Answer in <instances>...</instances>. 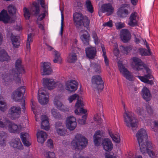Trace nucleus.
<instances>
[{
  "label": "nucleus",
  "mask_w": 158,
  "mask_h": 158,
  "mask_svg": "<svg viewBox=\"0 0 158 158\" xmlns=\"http://www.w3.org/2000/svg\"><path fill=\"white\" fill-rule=\"evenodd\" d=\"M131 60H132V65L134 69L139 71L144 69L147 73V75L143 77L138 76L139 79L143 82L151 85L153 84V81L152 80H149L148 79H151L152 77L150 69L145 66L143 63L140 59L137 57H133L132 58Z\"/></svg>",
  "instance_id": "obj_1"
},
{
  "label": "nucleus",
  "mask_w": 158,
  "mask_h": 158,
  "mask_svg": "<svg viewBox=\"0 0 158 158\" xmlns=\"http://www.w3.org/2000/svg\"><path fill=\"white\" fill-rule=\"evenodd\" d=\"M88 144V140L85 136L80 134L76 135L71 142V148L77 150L86 147Z\"/></svg>",
  "instance_id": "obj_2"
},
{
  "label": "nucleus",
  "mask_w": 158,
  "mask_h": 158,
  "mask_svg": "<svg viewBox=\"0 0 158 158\" xmlns=\"http://www.w3.org/2000/svg\"><path fill=\"white\" fill-rule=\"evenodd\" d=\"M18 74L14 69L10 71L9 73H5L2 75L3 82L5 85L10 84L13 81H15L16 83H21V79L18 77Z\"/></svg>",
  "instance_id": "obj_3"
},
{
  "label": "nucleus",
  "mask_w": 158,
  "mask_h": 158,
  "mask_svg": "<svg viewBox=\"0 0 158 158\" xmlns=\"http://www.w3.org/2000/svg\"><path fill=\"white\" fill-rule=\"evenodd\" d=\"M73 20L76 27L79 28L84 26L88 28L89 27L90 21L87 17L84 16L80 13L76 12L73 15Z\"/></svg>",
  "instance_id": "obj_4"
},
{
  "label": "nucleus",
  "mask_w": 158,
  "mask_h": 158,
  "mask_svg": "<svg viewBox=\"0 0 158 158\" xmlns=\"http://www.w3.org/2000/svg\"><path fill=\"white\" fill-rule=\"evenodd\" d=\"M124 110L123 116L125 124L128 127H137V121L134 117V114L131 112L126 111L125 107Z\"/></svg>",
  "instance_id": "obj_5"
},
{
  "label": "nucleus",
  "mask_w": 158,
  "mask_h": 158,
  "mask_svg": "<svg viewBox=\"0 0 158 158\" xmlns=\"http://www.w3.org/2000/svg\"><path fill=\"white\" fill-rule=\"evenodd\" d=\"M136 137L140 147V149H143V147L147 145L150 141L147 140L148 136L146 130L141 128L136 133Z\"/></svg>",
  "instance_id": "obj_6"
},
{
  "label": "nucleus",
  "mask_w": 158,
  "mask_h": 158,
  "mask_svg": "<svg viewBox=\"0 0 158 158\" xmlns=\"http://www.w3.org/2000/svg\"><path fill=\"white\" fill-rule=\"evenodd\" d=\"M140 150L143 154L147 153L151 158H158V152L154 150V147L150 142H148L147 145L143 147V149H140Z\"/></svg>",
  "instance_id": "obj_7"
},
{
  "label": "nucleus",
  "mask_w": 158,
  "mask_h": 158,
  "mask_svg": "<svg viewBox=\"0 0 158 158\" xmlns=\"http://www.w3.org/2000/svg\"><path fill=\"white\" fill-rule=\"evenodd\" d=\"M92 87L94 90H102L103 89V82L100 75H96L92 77Z\"/></svg>",
  "instance_id": "obj_8"
},
{
  "label": "nucleus",
  "mask_w": 158,
  "mask_h": 158,
  "mask_svg": "<svg viewBox=\"0 0 158 158\" xmlns=\"http://www.w3.org/2000/svg\"><path fill=\"white\" fill-rule=\"evenodd\" d=\"M118 65L120 73L124 77L129 81L134 80V77L131 73L125 67L122 61L119 60L118 61Z\"/></svg>",
  "instance_id": "obj_9"
},
{
  "label": "nucleus",
  "mask_w": 158,
  "mask_h": 158,
  "mask_svg": "<svg viewBox=\"0 0 158 158\" xmlns=\"http://www.w3.org/2000/svg\"><path fill=\"white\" fill-rule=\"evenodd\" d=\"M10 133H19L23 127L20 124L17 125L9 120H7L6 128Z\"/></svg>",
  "instance_id": "obj_10"
},
{
  "label": "nucleus",
  "mask_w": 158,
  "mask_h": 158,
  "mask_svg": "<svg viewBox=\"0 0 158 158\" xmlns=\"http://www.w3.org/2000/svg\"><path fill=\"white\" fill-rule=\"evenodd\" d=\"M21 114V108L19 106H11L8 112L9 116L12 120L18 118Z\"/></svg>",
  "instance_id": "obj_11"
},
{
  "label": "nucleus",
  "mask_w": 158,
  "mask_h": 158,
  "mask_svg": "<svg viewBox=\"0 0 158 158\" xmlns=\"http://www.w3.org/2000/svg\"><path fill=\"white\" fill-rule=\"evenodd\" d=\"M25 91L24 87H20L16 89L12 94L11 98L16 102H20L23 97Z\"/></svg>",
  "instance_id": "obj_12"
},
{
  "label": "nucleus",
  "mask_w": 158,
  "mask_h": 158,
  "mask_svg": "<svg viewBox=\"0 0 158 158\" xmlns=\"http://www.w3.org/2000/svg\"><path fill=\"white\" fill-rule=\"evenodd\" d=\"M38 101L42 105L47 104L49 101V94L46 90L41 89L38 91Z\"/></svg>",
  "instance_id": "obj_13"
},
{
  "label": "nucleus",
  "mask_w": 158,
  "mask_h": 158,
  "mask_svg": "<svg viewBox=\"0 0 158 158\" xmlns=\"http://www.w3.org/2000/svg\"><path fill=\"white\" fill-rule=\"evenodd\" d=\"M43 84L49 90H51L56 87V82L51 78H48L43 79Z\"/></svg>",
  "instance_id": "obj_14"
},
{
  "label": "nucleus",
  "mask_w": 158,
  "mask_h": 158,
  "mask_svg": "<svg viewBox=\"0 0 158 158\" xmlns=\"http://www.w3.org/2000/svg\"><path fill=\"white\" fill-rule=\"evenodd\" d=\"M65 88L69 92H74L77 89V83L74 80L68 81L65 83Z\"/></svg>",
  "instance_id": "obj_15"
},
{
  "label": "nucleus",
  "mask_w": 158,
  "mask_h": 158,
  "mask_svg": "<svg viewBox=\"0 0 158 158\" xmlns=\"http://www.w3.org/2000/svg\"><path fill=\"white\" fill-rule=\"evenodd\" d=\"M128 24L131 27H134L137 24L139 20V16L136 12L132 13L129 17Z\"/></svg>",
  "instance_id": "obj_16"
},
{
  "label": "nucleus",
  "mask_w": 158,
  "mask_h": 158,
  "mask_svg": "<svg viewBox=\"0 0 158 158\" xmlns=\"http://www.w3.org/2000/svg\"><path fill=\"white\" fill-rule=\"evenodd\" d=\"M80 34L81 35L80 38L84 44L85 45L89 44V35L88 31L86 30H82L80 31Z\"/></svg>",
  "instance_id": "obj_17"
},
{
  "label": "nucleus",
  "mask_w": 158,
  "mask_h": 158,
  "mask_svg": "<svg viewBox=\"0 0 158 158\" xmlns=\"http://www.w3.org/2000/svg\"><path fill=\"white\" fill-rule=\"evenodd\" d=\"M120 35L121 40L124 43L129 40L131 37V35L129 31L125 29L121 30Z\"/></svg>",
  "instance_id": "obj_18"
},
{
  "label": "nucleus",
  "mask_w": 158,
  "mask_h": 158,
  "mask_svg": "<svg viewBox=\"0 0 158 158\" xmlns=\"http://www.w3.org/2000/svg\"><path fill=\"white\" fill-rule=\"evenodd\" d=\"M40 2L41 7L43 8V13L41 14L38 17V19L41 20L46 15H48V6L45 5L44 0H38Z\"/></svg>",
  "instance_id": "obj_19"
},
{
  "label": "nucleus",
  "mask_w": 158,
  "mask_h": 158,
  "mask_svg": "<svg viewBox=\"0 0 158 158\" xmlns=\"http://www.w3.org/2000/svg\"><path fill=\"white\" fill-rule=\"evenodd\" d=\"M103 149L106 151L111 150L113 148V145L111 141L108 138L105 139L102 142Z\"/></svg>",
  "instance_id": "obj_20"
},
{
  "label": "nucleus",
  "mask_w": 158,
  "mask_h": 158,
  "mask_svg": "<svg viewBox=\"0 0 158 158\" xmlns=\"http://www.w3.org/2000/svg\"><path fill=\"white\" fill-rule=\"evenodd\" d=\"M60 98V96H56L54 100V103L55 106L59 110L65 111L68 110V108H65L59 100Z\"/></svg>",
  "instance_id": "obj_21"
},
{
  "label": "nucleus",
  "mask_w": 158,
  "mask_h": 158,
  "mask_svg": "<svg viewBox=\"0 0 158 158\" xmlns=\"http://www.w3.org/2000/svg\"><path fill=\"white\" fill-rule=\"evenodd\" d=\"M50 66L51 64L49 62H45L43 64L41 72L42 75H49L51 74L52 71Z\"/></svg>",
  "instance_id": "obj_22"
},
{
  "label": "nucleus",
  "mask_w": 158,
  "mask_h": 158,
  "mask_svg": "<svg viewBox=\"0 0 158 158\" xmlns=\"http://www.w3.org/2000/svg\"><path fill=\"white\" fill-rule=\"evenodd\" d=\"M10 146L13 148L20 150L23 149V146L20 139L19 138H15L12 139L10 143Z\"/></svg>",
  "instance_id": "obj_23"
},
{
  "label": "nucleus",
  "mask_w": 158,
  "mask_h": 158,
  "mask_svg": "<svg viewBox=\"0 0 158 158\" xmlns=\"http://www.w3.org/2000/svg\"><path fill=\"white\" fill-rule=\"evenodd\" d=\"M36 135L38 142L41 143L44 142L47 137V133L42 131H38Z\"/></svg>",
  "instance_id": "obj_24"
},
{
  "label": "nucleus",
  "mask_w": 158,
  "mask_h": 158,
  "mask_svg": "<svg viewBox=\"0 0 158 158\" xmlns=\"http://www.w3.org/2000/svg\"><path fill=\"white\" fill-rule=\"evenodd\" d=\"M85 51L86 56L89 59L94 58L96 55V50L94 47H88L85 49Z\"/></svg>",
  "instance_id": "obj_25"
},
{
  "label": "nucleus",
  "mask_w": 158,
  "mask_h": 158,
  "mask_svg": "<svg viewBox=\"0 0 158 158\" xmlns=\"http://www.w3.org/2000/svg\"><path fill=\"white\" fill-rule=\"evenodd\" d=\"M41 128L46 131L49 129L50 126L47 117L45 115H43L41 117Z\"/></svg>",
  "instance_id": "obj_26"
},
{
  "label": "nucleus",
  "mask_w": 158,
  "mask_h": 158,
  "mask_svg": "<svg viewBox=\"0 0 158 158\" xmlns=\"http://www.w3.org/2000/svg\"><path fill=\"white\" fill-rule=\"evenodd\" d=\"M0 21H2L5 23H13L10 20V17L8 15L7 11L3 10L0 13Z\"/></svg>",
  "instance_id": "obj_27"
},
{
  "label": "nucleus",
  "mask_w": 158,
  "mask_h": 158,
  "mask_svg": "<svg viewBox=\"0 0 158 158\" xmlns=\"http://www.w3.org/2000/svg\"><path fill=\"white\" fill-rule=\"evenodd\" d=\"M143 41H144V44L146 45L148 50H147L145 49L141 48L139 49V52L142 56H150L151 55V52L149 47L146 40H143Z\"/></svg>",
  "instance_id": "obj_28"
},
{
  "label": "nucleus",
  "mask_w": 158,
  "mask_h": 158,
  "mask_svg": "<svg viewBox=\"0 0 158 158\" xmlns=\"http://www.w3.org/2000/svg\"><path fill=\"white\" fill-rule=\"evenodd\" d=\"M102 8L103 10L107 12L108 15L112 14L114 11V8L110 3L103 4L102 6Z\"/></svg>",
  "instance_id": "obj_29"
},
{
  "label": "nucleus",
  "mask_w": 158,
  "mask_h": 158,
  "mask_svg": "<svg viewBox=\"0 0 158 158\" xmlns=\"http://www.w3.org/2000/svg\"><path fill=\"white\" fill-rule=\"evenodd\" d=\"M102 131H96L94 136V141L95 145L98 146L100 143L101 138L102 135Z\"/></svg>",
  "instance_id": "obj_30"
},
{
  "label": "nucleus",
  "mask_w": 158,
  "mask_h": 158,
  "mask_svg": "<svg viewBox=\"0 0 158 158\" xmlns=\"http://www.w3.org/2000/svg\"><path fill=\"white\" fill-rule=\"evenodd\" d=\"M10 57L7 54L5 50L2 49L0 50V61L3 62L4 61H9L10 60Z\"/></svg>",
  "instance_id": "obj_31"
},
{
  "label": "nucleus",
  "mask_w": 158,
  "mask_h": 158,
  "mask_svg": "<svg viewBox=\"0 0 158 158\" xmlns=\"http://www.w3.org/2000/svg\"><path fill=\"white\" fill-rule=\"evenodd\" d=\"M7 138V134L3 131H0V145L2 146L6 145Z\"/></svg>",
  "instance_id": "obj_32"
},
{
  "label": "nucleus",
  "mask_w": 158,
  "mask_h": 158,
  "mask_svg": "<svg viewBox=\"0 0 158 158\" xmlns=\"http://www.w3.org/2000/svg\"><path fill=\"white\" fill-rule=\"evenodd\" d=\"M15 67L16 69L19 73H25L24 69L21 64V60L20 59L16 60Z\"/></svg>",
  "instance_id": "obj_33"
},
{
  "label": "nucleus",
  "mask_w": 158,
  "mask_h": 158,
  "mask_svg": "<svg viewBox=\"0 0 158 158\" xmlns=\"http://www.w3.org/2000/svg\"><path fill=\"white\" fill-rule=\"evenodd\" d=\"M117 14L120 17L125 18L128 15L129 12L128 10L125 8L121 7L118 9Z\"/></svg>",
  "instance_id": "obj_34"
},
{
  "label": "nucleus",
  "mask_w": 158,
  "mask_h": 158,
  "mask_svg": "<svg viewBox=\"0 0 158 158\" xmlns=\"http://www.w3.org/2000/svg\"><path fill=\"white\" fill-rule=\"evenodd\" d=\"M143 98L146 101H148L151 99V95L149 90L146 87L143 88L142 90Z\"/></svg>",
  "instance_id": "obj_35"
},
{
  "label": "nucleus",
  "mask_w": 158,
  "mask_h": 158,
  "mask_svg": "<svg viewBox=\"0 0 158 158\" xmlns=\"http://www.w3.org/2000/svg\"><path fill=\"white\" fill-rule=\"evenodd\" d=\"M109 134L112 140L117 143H119L120 141V137L119 134L117 133H114L112 131H109Z\"/></svg>",
  "instance_id": "obj_36"
},
{
  "label": "nucleus",
  "mask_w": 158,
  "mask_h": 158,
  "mask_svg": "<svg viewBox=\"0 0 158 158\" xmlns=\"http://www.w3.org/2000/svg\"><path fill=\"white\" fill-rule=\"evenodd\" d=\"M11 40L13 46L16 48L19 47L20 45V40L19 36L14 35L12 36Z\"/></svg>",
  "instance_id": "obj_37"
},
{
  "label": "nucleus",
  "mask_w": 158,
  "mask_h": 158,
  "mask_svg": "<svg viewBox=\"0 0 158 158\" xmlns=\"http://www.w3.org/2000/svg\"><path fill=\"white\" fill-rule=\"evenodd\" d=\"M40 11L39 4L36 2L33 3V6L31 10L32 14L35 15H38Z\"/></svg>",
  "instance_id": "obj_38"
},
{
  "label": "nucleus",
  "mask_w": 158,
  "mask_h": 158,
  "mask_svg": "<svg viewBox=\"0 0 158 158\" xmlns=\"http://www.w3.org/2000/svg\"><path fill=\"white\" fill-rule=\"evenodd\" d=\"M33 41L32 34L31 33L28 35L26 45V51L27 53H29L31 50L30 44Z\"/></svg>",
  "instance_id": "obj_39"
},
{
  "label": "nucleus",
  "mask_w": 158,
  "mask_h": 158,
  "mask_svg": "<svg viewBox=\"0 0 158 158\" xmlns=\"http://www.w3.org/2000/svg\"><path fill=\"white\" fill-rule=\"evenodd\" d=\"M53 55H54L53 62L55 63H60L62 60L60 53L57 51H55L53 52Z\"/></svg>",
  "instance_id": "obj_40"
},
{
  "label": "nucleus",
  "mask_w": 158,
  "mask_h": 158,
  "mask_svg": "<svg viewBox=\"0 0 158 158\" xmlns=\"http://www.w3.org/2000/svg\"><path fill=\"white\" fill-rule=\"evenodd\" d=\"M85 7L89 12L92 13L94 11V9L91 1L90 0H86L85 2Z\"/></svg>",
  "instance_id": "obj_41"
},
{
  "label": "nucleus",
  "mask_w": 158,
  "mask_h": 158,
  "mask_svg": "<svg viewBox=\"0 0 158 158\" xmlns=\"http://www.w3.org/2000/svg\"><path fill=\"white\" fill-rule=\"evenodd\" d=\"M120 49L123 53L127 55L131 50L132 47L130 46H121Z\"/></svg>",
  "instance_id": "obj_42"
},
{
  "label": "nucleus",
  "mask_w": 158,
  "mask_h": 158,
  "mask_svg": "<svg viewBox=\"0 0 158 158\" xmlns=\"http://www.w3.org/2000/svg\"><path fill=\"white\" fill-rule=\"evenodd\" d=\"M8 106L5 102L3 98L0 97V110L2 111H4L7 108Z\"/></svg>",
  "instance_id": "obj_43"
},
{
  "label": "nucleus",
  "mask_w": 158,
  "mask_h": 158,
  "mask_svg": "<svg viewBox=\"0 0 158 158\" xmlns=\"http://www.w3.org/2000/svg\"><path fill=\"white\" fill-rule=\"evenodd\" d=\"M77 56L75 53H70L67 58V61L69 63H74L77 60Z\"/></svg>",
  "instance_id": "obj_44"
},
{
  "label": "nucleus",
  "mask_w": 158,
  "mask_h": 158,
  "mask_svg": "<svg viewBox=\"0 0 158 158\" xmlns=\"http://www.w3.org/2000/svg\"><path fill=\"white\" fill-rule=\"evenodd\" d=\"M101 48L103 52V56L104 58V61L105 65L106 66H108L109 65V60L106 56L105 48L103 45L101 46Z\"/></svg>",
  "instance_id": "obj_45"
},
{
  "label": "nucleus",
  "mask_w": 158,
  "mask_h": 158,
  "mask_svg": "<svg viewBox=\"0 0 158 158\" xmlns=\"http://www.w3.org/2000/svg\"><path fill=\"white\" fill-rule=\"evenodd\" d=\"M66 127L70 131L73 130L77 126V123H65Z\"/></svg>",
  "instance_id": "obj_46"
},
{
  "label": "nucleus",
  "mask_w": 158,
  "mask_h": 158,
  "mask_svg": "<svg viewBox=\"0 0 158 158\" xmlns=\"http://www.w3.org/2000/svg\"><path fill=\"white\" fill-rule=\"evenodd\" d=\"M56 133L61 136H64L66 134L67 131L64 128H57L56 130Z\"/></svg>",
  "instance_id": "obj_47"
},
{
  "label": "nucleus",
  "mask_w": 158,
  "mask_h": 158,
  "mask_svg": "<svg viewBox=\"0 0 158 158\" xmlns=\"http://www.w3.org/2000/svg\"><path fill=\"white\" fill-rule=\"evenodd\" d=\"M44 155L46 158H54L55 155L54 152L46 151L44 152Z\"/></svg>",
  "instance_id": "obj_48"
},
{
  "label": "nucleus",
  "mask_w": 158,
  "mask_h": 158,
  "mask_svg": "<svg viewBox=\"0 0 158 158\" xmlns=\"http://www.w3.org/2000/svg\"><path fill=\"white\" fill-rule=\"evenodd\" d=\"M7 10L10 14L13 15L15 14L16 12V8L14 6L10 5L8 7Z\"/></svg>",
  "instance_id": "obj_49"
},
{
  "label": "nucleus",
  "mask_w": 158,
  "mask_h": 158,
  "mask_svg": "<svg viewBox=\"0 0 158 158\" xmlns=\"http://www.w3.org/2000/svg\"><path fill=\"white\" fill-rule=\"evenodd\" d=\"M104 156L105 158H117L116 155L112 152L105 153Z\"/></svg>",
  "instance_id": "obj_50"
},
{
  "label": "nucleus",
  "mask_w": 158,
  "mask_h": 158,
  "mask_svg": "<svg viewBox=\"0 0 158 158\" xmlns=\"http://www.w3.org/2000/svg\"><path fill=\"white\" fill-rule=\"evenodd\" d=\"M68 122L70 123H77L75 118L73 116L68 117L66 118L65 123H68Z\"/></svg>",
  "instance_id": "obj_51"
},
{
  "label": "nucleus",
  "mask_w": 158,
  "mask_h": 158,
  "mask_svg": "<svg viewBox=\"0 0 158 158\" xmlns=\"http://www.w3.org/2000/svg\"><path fill=\"white\" fill-rule=\"evenodd\" d=\"M24 15L26 19H28L30 16V13L29 10L26 7L23 8Z\"/></svg>",
  "instance_id": "obj_52"
},
{
  "label": "nucleus",
  "mask_w": 158,
  "mask_h": 158,
  "mask_svg": "<svg viewBox=\"0 0 158 158\" xmlns=\"http://www.w3.org/2000/svg\"><path fill=\"white\" fill-rule=\"evenodd\" d=\"M93 66L95 72L96 73H99L101 72V67L100 65L98 64H92Z\"/></svg>",
  "instance_id": "obj_53"
},
{
  "label": "nucleus",
  "mask_w": 158,
  "mask_h": 158,
  "mask_svg": "<svg viewBox=\"0 0 158 158\" xmlns=\"http://www.w3.org/2000/svg\"><path fill=\"white\" fill-rule=\"evenodd\" d=\"M20 137L22 140L24 141V140L29 139V135L27 133L23 132L21 133Z\"/></svg>",
  "instance_id": "obj_54"
},
{
  "label": "nucleus",
  "mask_w": 158,
  "mask_h": 158,
  "mask_svg": "<svg viewBox=\"0 0 158 158\" xmlns=\"http://www.w3.org/2000/svg\"><path fill=\"white\" fill-rule=\"evenodd\" d=\"M146 109V112L148 114L151 115L153 114V109L151 106L149 105H147Z\"/></svg>",
  "instance_id": "obj_55"
},
{
  "label": "nucleus",
  "mask_w": 158,
  "mask_h": 158,
  "mask_svg": "<svg viewBox=\"0 0 158 158\" xmlns=\"http://www.w3.org/2000/svg\"><path fill=\"white\" fill-rule=\"evenodd\" d=\"M84 106V104L81 99H80L79 98L77 99V101L75 104V107L77 109L81 107H82Z\"/></svg>",
  "instance_id": "obj_56"
},
{
  "label": "nucleus",
  "mask_w": 158,
  "mask_h": 158,
  "mask_svg": "<svg viewBox=\"0 0 158 158\" xmlns=\"http://www.w3.org/2000/svg\"><path fill=\"white\" fill-rule=\"evenodd\" d=\"M87 118V115L85 114L82 116V118L79 119L78 120V123L81 125L85 124Z\"/></svg>",
  "instance_id": "obj_57"
},
{
  "label": "nucleus",
  "mask_w": 158,
  "mask_h": 158,
  "mask_svg": "<svg viewBox=\"0 0 158 158\" xmlns=\"http://www.w3.org/2000/svg\"><path fill=\"white\" fill-rule=\"evenodd\" d=\"M47 146L50 149H53L54 148L53 141L51 139H48L46 142Z\"/></svg>",
  "instance_id": "obj_58"
},
{
  "label": "nucleus",
  "mask_w": 158,
  "mask_h": 158,
  "mask_svg": "<svg viewBox=\"0 0 158 158\" xmlns=\"http://www.w3.org/2000/svg\"><path fill=\"white\" fill-rule=\"evenodd\" d=\"M52 114L53 116L55 118H59L60 117V114L57 112L56 110L54 109H53L52 110Z\"/></svg>",
  "instance_id": "obj_59"
},
{
  "label": "nucleus",
  "mask_w": 158,
  "mask_h": 158,
  "mask_svg": "<svg viewBox=\"0 0 158 158\" xmlns=\"http://www.w3.org/2000/svg\"><path fill=\"white\" fill-rule=\"evenodd\" d=\"M79 98V96L77 94H75L69 97L68 98V100L69 102L71 103L73 100H75L76 99H77Z\"/></svg>",
  "instance_id": "obj_60"
},
{
  "label": "nucleus",
  "mask_w": 158,
  "mask_h": 158,
  "mask_svg": "<svg viewBox=\"0 0 158 158\" xmlns=\"http://www.w3.org/2000/svg\"><path fill=\"white\" fill-rule=\"evenodd\" d=\"M136 113L140 116L143 115L144 114V111L143 108L138 107L136 110Z\"/></svg>",
  "instance_id": "obj_61"
},
{
  "label": "nucleus",
  "mask_w": 158,
  "mask_h": 158,
  "mask_svg": "<svg viewBox=\"0 0 158 158\" xmlns=\"http://www.w3.org/2000/svg\"><path fill=\"white\" fill-rule=\"evenodd\" d=\"M92 37L94 39V43L96 44H98L99 42L96 33L95 32L92 33Z\"/></svg>",
  "instance_id": "obj_62"
},
{
  "label": "nucleus",
  "mask_w": 158,
  "mask_h": 158,
  "mask_svg": "<svg viewBox=\"0 0 158 158\" xmlns=\"http://www.w3.org/2000/svg\"><path fill=\"white\" fill-rule=\"evenodd\" d=\"M153 123L154 126L153 127H152V128L155 131H158V121H154Z\"/></svg>",
  "instance_id": "obj_63"
},
{
  "label": "nucleus",
  "mask_w": 158,
  "mask_h": 158,
  "mask_svg": "<svg viewBox=\"0 0 158 158\" xmlns=\"http://www.w3.org/2000/svg\"><path fill=\"white\" fill-rule=\"evenodd\" d=\"M115 25L117 29H121L125 27V24L121 22L117 23H115Z\"/></svg>",
  "instance_id": "obj_64"
}]
</instances>
